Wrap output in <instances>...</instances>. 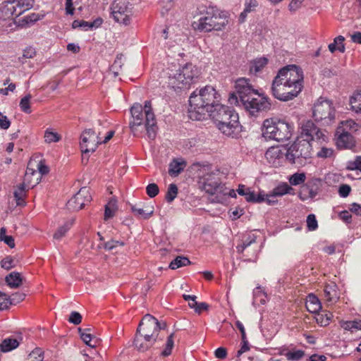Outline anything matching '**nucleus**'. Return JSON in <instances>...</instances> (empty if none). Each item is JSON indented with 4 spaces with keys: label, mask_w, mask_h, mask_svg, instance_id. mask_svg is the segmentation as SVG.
I'll return each mask as SVG.
<instances>
[{
    "label": "nucleus",
    "mask_w": 361,
    "mask_h": 361,
    "mask_svg": "<svg viewBox=\"0 0 361 361\" xmlns=\"http://www.w3.org/2000/svg\"><path fill=\"white\" fill-rule=\"evenodd\" d=\"M304 74L296 65H287L279 70L274 77L271 91L274 98L288 102L297 97L303 89Z\"/></svg>",
    "instance_id": "obj_1"
},
{
    "label": "nucleus",
    "mask_w": 361,
    "mask_h": 361,
    "mask_svg": "<svg viewBox=\"0 0 361 361\" xmlns=\"http://www.w3.org/2000/svg\"><path fill=\"white\" fill-rule=\"evenodd\" d=\"M220 94L212 86L207 85L196 89L189 98L190 118L195 121L204 119L206 115L209 116L220 104Z\"/></svg>",
    "instance_id": "obj_2"
},
{
    "label": "nucleus",
    "mask_w": 361,
    "mask_h": 361,
    "mask_svg": "<svg viewBox=\"0 0 361 361\" xmlns=\"http://www.w3.org/2000/svg\"><path fill=\"white\" fill-rule=\"evenodd\" d=\"M235 90L239 101L250 115L269 110L271 103L267 97H262L257 90L250 85L249 80L240 78L236 81Z\"/></svg>",
    "instance_id": "obj_3"
},
{
    "label": "nucleus",
    "mask_w": 361,
    "mask_h": 361,
    "mask_svg": "<svg viewBox=\"0 0 361 361\" xmlns=\"http://www.w3.org/2000/svg\"><path fill=\"white\" fill-rule=\"evenodd\" d=\"M209 116L224 135L232 138L238 137L242 131V126L239 122L238 114L232 107L220 104Z\"/></svg>",
    "instance_id": "obj_4"
},
{
    "label": "nucleus",
    "mask_w": 361,
    "mask_h": 361,
    "mask_svg": "<svg viewBox=\"0 0 361 361\" xmlns=\"http://www.w3.org/2000/svg\"><path fill=\"white\" fill-rule=\"evenodd\" d=\"M133 121L130 123V128L135 135L138 132V128L145 129L149 139L154 140L156 136L157 121L152 111L150 100L145 102L144 107L138 103L134 104L130 109Z\"/></svg>",
    "instance_id": "obj_5"
},
{
    "label": "nucleus",
    "mask_w": 361,
    "mask_h": 361,
    "mask_svg": "<svg viewBox=\"0 0 361 361\" xmlns=\"http://www.w3.org/2000/svg\"><path fill=\"white\" fill-rule=\"evenodd\" d=\"M168 74V83L173 89H188L199 78L200 71L191 63H188L179 70L171 71Z\"/></svg>",
    "instance_id": "obj_6"
},
{
    "label": "nucleus",
    "mask_w": 361,
    "mask_h": 361,
    "mask_svg": "<svg viewBox=\"0 0 361 361\" xmlns=\"http://www.w3.org/2000/svg\"><path fill=\"white\" fill-rule=\"evenodd\" d=\"M193 166L195 167H202V169H200L199 173V185L202 190L209 195H216V198L219 195L227 194L225 192L226 189L225 185L221 182L217 174L210 171L211 167L209 165H202L200 163H195Z\"/></svg>",
    "instance_id": "obj_7"
},
{
    "label": "nucleus",
    "mask_w": 361,
    "mask_h": 361,
    "mask_svg": "<svg viewBox=\"0 0 361 361\" xmlns=\"http://www.w3.org/2000/svg\"><path fill=\"white\" fill-rule=\"evenodd\" d=\"M293 130L292 125L285 121L269 118L263 123L262 135L267 140L281 142L289 140Z\"/></svg>",
    "instance_id": "obj_8"
},
{
    "label": "nucleus",
    "mask_w": 361,
    "mask_h": 361,
    "mask_svg": "<svg viewBox=\"0 0 361 361\" xmlns=\"http://www.w3.org/2000/svg\"><path fill=\"white\" fill-rule=\"evenodd\" d=\"M228 23L226 15L214 8L208 10L204 16L201 17L198 21L192 23L195 30L204 32L212 30H221Z\"/></svg>",
    "instance_id": "obj_9"
},
{
    "label": "nucleus",
    "mask_w": 361,
    "mask_h": 361,
    "mask_svg": "<svg viewBox=\"0 0 361 361\" xmlns=\"http://www.w3.org/2000/svg\"><path fill=\"white\" fill-rule=\"evenodd\" d=\"M312 145L307 140L297 139L286 150L285 156L291 164L304 166L312 158Z\"/></svg>",
    "instance_id": "obj_10"
},
{
    "label": "nucleus",
    "mask_w": 361,
    "mask_h": 361,
    "mask_svg": "<svg viewBox=\"0 0 361 361\" xmlns=\"http://www.w3.org/2000/svg\"><path fill=\"white\" fill-rule=\"evenodd\" d=\"M114 19L121 24L128 25L133 16V4L130 0H114L111 6Z\"/></svg>",
    "instance_id": "obj_11"
},
{
    "label": "nucleus",
    "mask_w": 361,
    "mask_h": 361,
    "mask_svg": "<svg viewBox=\"0 0 361 361\" xmlns=\"http://www.w3.org/2000/svg\"><path fill=\"white\" fill-rule=\"evenodd\" d=\"M166 327V323L165 322H159L154 317L147 314L144 316L140 322L137 331L142 333L147 337L150 336L157 339L159 331Z\"/></svg>",
    "instance_id": "obj_12"
},
{
    "label": "nucleus",
    "mask_w": 361,
    "mask_h": 361,
    "mask_svg": "<svg viewBox=\"0 0 361 361\" xmlns=\"http://www.w3.org/2000/svg\"><path fill=\"white\" fill-rule=\"evenodd\" d=\"M335 110L332 102L320 98L313 108V117L316 121H325L326 123L334 118Z\"/></svg>",
    "instance_id": "obj_13"
},
{
    "label": "nucleus",
    "mask_w": 361,
    "mask_h": 361,
    "mask_svg": "<svg viewBox=\"0 0 361 361\" xmlns=\"http://www.w3.org/2000/svg\"><path fill=\"white\" fill-rule=\"evenodd\" d=\"M100 132L97 133L92 129L84 130L80 137V147L82 153L94 152L99 145L102 144Z\"/></svg>",
    "instance_id": "obj_14"
},
{
    "label": "nucleus",
    "mask_w": 361,
    "mask_h": 361,
    "mask_svg": "<svg viewBox=\"0 0 361 361\" xmlns=\"http://www.w3.org/2000/svg\"><path fill=\"white\" fill-rule=\"evenodd\" d=\"M92 197L89 188L83 187L67 202V208L71 211H78L82 209L87 202H90Z\"/></svg>",
    "instance_id": "obj_15"
},
{
    "label": "nucleus",
    "mask_w": 361,
    "mask_h": 361,
    "mask_svg": "<svg viewBox=\"0 0 361 361\" xmlns=\"http://www.w3.org/2000/svg\"><path fill=\"white\" fill-rule=\"evenodd\" d=\"M301 130V139L307 140L309 142L311 140H321L324 136L321 130L312 121L305 122Z\"/></svg>",
    "instance_id": "obj_16"
},
{
    "label": "nucleus",
    "mask_w": 361,
    "mask_h": 361,
    "mask_svg": "<svg viewBox=\"0 0 361 361\" xmlns=\"http://www.w3.org/2000/svg\"><path fill=\"white\" fill-rule=\"evenodd\" d=\"M336 135V144L338 149H349L354 146V138L348 132L339 128Z\"/></svg>",
    "instance_id": "obj_17"
},
{
    "label": "nucleus",
    "mask_w": 361,
    "mask_h": 361,
    "mask_svg": "<svg viewBox=\"0 0 361 361\" xmlns=\"http://www.w3.org/2000/svg\"><path fill=\"white\" fill-rule=\"evenodd\" d=\"M157 339L152 337H147L145 334L137 331L134 338V345L140 352H145L151 348L156 342Z\"/></svg>",
    "instance_id": "obj_18"
},
{
    "label": "nucleus",
    "mask_w": 361,
    "mask_h": 361,
    "mask_svg": "<svg viewBox=\"0 0 361 361\" xmlns=\"http://www.w3.org/2000/svg\"><path fill=\"white\" fill-rule=\"evenodd\" d=\"M237 192L240 195L245 196L247 202L260 203L264 202V195L262 192L256 194L254 191H251L249 188H246L244 185H240L237 189Z\"/></svg>",
    "instance_id": "obj_19"
},
{
    "label": "nucleus",
    "mask_w": 361,
    "mask_h": 361,
    "mask_svg": "<svg viewBox=\"0 0 361 361\" xmlns=\"http://www.w3.org/2000/svg\"><path fill=\"white\" fill-rule=\"evenodd\" d=\"M14 2L8 0L0 4V19L3 20L17 18L16 8L14 7Z\"/></svg>",
    "instance_id": "obj_20"
},
{
    "label": "nucleus",
    "mask_w": 361,
    "mask_h": 361,
    "mask_svg": "<svg viewBox=\"0 0 361 361\" xmlns=\"http://www.w3.org/2000/svg\"><path fill=\"white\" fill-rule=\"evenodd\" d=\"M187 166V161L182 157L173 159L169 164V175L177 177Z\"/></svg>",
    "instance_id": "obj_21"
},
{
    "label": "nucleus",
    "mask_w": 361,
    "mask_h": 361,
    "mask_svg": "<svg viewBox=\"0 0 361 361\" xmlns=\"http://www.w3.org/2000/svg\"><path fill=\"white\" fill-rule=\"evenodd\" d=\"M324 291V296L327 302L334 303L339 299L338 286L335 283L331 282L326 284Z\"/></svg>",
    "instance_id": "obj_22"
},
{
    "label": "nucleus",
    "mask_w": 361,
    "mask_h": 361,
    "mask_svg": "<svg viewBox=\"0 0 361 361\" xmlns=\"http://www.w3.org/2000/svg\"><path fill=\"white\" fill-rule=\"evenodd\" d=\"M103 20L101 18H98L92 22H87L83 20H75L72 23V27L73 29L80 28L82 30L87 31L92 28H97L99 27Z\"/></svg>",
    "instance_id": "obj_23"
},
{
    "label": "nucleus",
    "mask_w": 361,
    "mask_h": 361,
    "mask_svg": "<svg viewBox=\"0 0 361 361\" xmlns=\"http://www.w3.org/2000/svg\"><path fill=\"white\" fill-rule=\"evenodd\" d=\"M305 306L307 311L312 314L318 313L322 309V304L319 298L312 293L307 295Z\"/></svg>",
    "instance_id": "obj_24"
},
{
    "label": "nucleus",
    "mask_w": 361,
    "mask_h": 361,
    "mask_svg": "<svg viewBox=\"0 0 361 361\" xmlns=\"http://www.w3.org/2000/svg\"><path fill=\"white\" fill-rule=\"evenodd\" d=\"M319 188L316 185L306 184L301 187L299 197L302 200L314 198L318 194Z\"/></svg>",
    "instance_id": "obj_25"
},
{
    "label": "nucleus",
    "mask_w": 361,
    "mask_h": 361,
    "mask_svg": "<svg viewBox=\"0 0 361 361\" xmlns=\"http://www.w3.org/2000/svg\"><path fill=\"white\" fill-rule=\"evenodd\" d=\"M14 2V7L16 8V13L18 17L26 11L32 8L34 0H12Z\"/></svg>",
    "instance_id": "obj_26"
},
{
    "label": "nucleus",
    "mask_w": 361,
    "mask_h": 361,
    "mask_svg": "<svg viewBox=\"0 0 361 361\" xmlns=\"http://www.w3.org/2000/svg\"><path fill=\"white\" fill-rule=\"evenodd\" d=\"M283 154L279 147H272L266 152L265 157L269 163L274 164L277 160L283 158Z\"/></svg>",
    "instance_id": "obj_27"
},
{
    "label": "nucleus",
    "mask_w": 361,
    "mask_h": 361,
    "mask_svg": "<svg viewBox=\"0 0 361 361\" xmlns=\"http://www.w3.org/2000/svg\"><path fill=\"white\" fill-rule=\"evenodd\" d=\"M13 195L17 205L24 206L25 204V198L26 197L25 182L20 184L13 192Z\"/></svg>",
    "instance_id": "obj_28"
},
{
    "label": "nucleus",
    "mask_w": 361,
    "mask_h": 361,
    "mask_svg": "<svg viewBox=\"0 0 361 361\" xmlns=\"http://www.w3.org/2000/svg\"><path fill=\"white\" fill-rule=\"evenodd\" d=\"M8 286L13 288H18L23 282V279L19 272H11L5 279Z\"/></svg>",
    "instance_id": "obj_29"
},
{
    "label": "nucleus",
    "mask_w": 361,
    "mask_h": 361,
    "mask_svg": "<svg viewBox=\"0 0 361 361\" xmlns=\"http://www.w3.org/2000/svg\"><path fill=\"white\" fill-rule=\"evenodd\" d=\"M345 40L344 37L339 35L334 39V42L329 44L328 48L331 53L335 52L336 50L341 53H344L345 48L343 42Z\"/></svg>",
    "instance_id": "obj_30"
},
{
    "label": "nucleus",
    "mask_w": 361,
    "mask_h": 361,
    "mask_svg": "<svg viewBox=\"0 0 361 361\" xmlns=\"http://www.w3.org/2000/svg\"><path fill=\"white\" fill-rule=\"evenodd\" d=\"M19 345V341L16 338H7L3 340L0 344L1 350L4 353L16 349Z\"/></svg>",
    "instance_id": "obj_31"
},
{
    "label": "nucleus",
    "mask_w": 361,
    "mask_h": 361,
    "mask_svg": "<svg viewBox=\"0 0 361 361\" xmlns=\"http://www.w3.org/2000/svg\"><path fill=\"white\" fill-rule=\"evenodd\" d=\"M350 104L353 111L357 114H361V91L350 97Z\"/></svg>",
    "instance_id": "obj_32"
},
{
    "label": "nucleus",
    "mask_w": 361,
    "mask_h": 361,
    "mask_svg": "<svg viewBox=\"0 0 361 361\" xmlns=\"http://www.w3.org/2000/svg\"><path fill=\"white\" fill-rule=\"evenodd\" d=\"M190 263L191 262L188 257L178 256L170 263L169 268L171 269H176L179 267L190 264Z\"/></svg>",
    "instance_id": "obj_33"
},
{
    "label": "nucleus",
    "mask_w": 361,
    "mask_h": 361,
    "mask_svg": "<svg viewBox=\"0 0 361 361\" xmlns=\"http://www.w3.org/2000/svg\"><path fill=\"white\" fill-rule=\"evenodd\" d=\"M131 210L135 216L144 219H149L153 214V210H145L142 208L137 207L136 205L132 206Z\"/></svg>",
    "instance_id": "obj_34"
},
{
    "label": "nucleus",
    "mask_w": 361,
    "mask_h": 361,
    "mask_svg": "<svg viewBox=\"0 0 361 361\" xmlns=\"http://www.w3.org/2000/svg\"><path fill=\"white\" fill-rule=\"evenodd\" d=\"M116 209V200L111 199L105 206L104 220H108L114 216Z\"/></svg>",
    "instance_id": "obj_35"
},
{
    "label": "nucleus",
    "mask_w": 361,
    "mask_h": 361,
    "mask_svg": "<svg viewBox=\"0 0 361 361\" xmlns=\"http://www.w3.org/2000/svg\"><path fill=\"white\" fill-rule=\"evenodd\" d=\"M268 63V59L266 57H261L256 59L252 63L250 66V71L255 73L259 72Z\"/></svg>",
    "instance_id": "obj_36"
},
{
    "label": "nucleus",
    "mask_w": 361,
    "mask_h": 361,
    "mask_svg": "<svg viewBox=\"0 0 361 361\" xmlns=\"http://www.w3.org/2000/svg\"><path fill=\"white\" fill-rule=\"evenodd\" d=\"M256 243V238L254 235H249L245 240H244L242 244L238 245L236 247V250L238 253L243 254L245 250L252 244Z\"/></svg>",
    "instance_id": "obj_37"
},
{
    "label": "nucleus",
    "mask_w": 361,
    "mask_h": 361,
    "mask_svg": "<svg viewBox=\"0 0 361 361\" xmlns=\"http://www.w3.org/2000/svg\"><path fill=\"white\" fill-rule=\"evenodd\" d=\"M341 326L347 331H353V330H361V320L343 322Z\"/></svg>",
    "instance_id": "obj_38"
},
{
    "label": "nucleus",
    "mask_w": 361,
    "mask_h": 361,
    "mask_svg": "<svg viewBox=\"0 0 361 361\" xmlns=\"http://www.w3.org/2000/svg\"><path fill=\"white\" fill-rule=\"evenodd\" d=\"M30 164H28V166L27 168L25 176H24V182L27 183L28 185L31 184L32 178L33 176H37L35 184L38 183V180L40 178V176L38 174L37 171L31 169L30 167Z\"/></svg>",
    "instance_id": "obj_39"
},
{
    "label": "nucleus",
    "mask_w": 361,
    "mask_h": 361,
    "mask_svg": "<svg viewBox=\"0 0 361 361\" xmlns=\"http://www.w3.org/2000/svg\"><path fill=\"white\" fill-rule=\"evenodd\" d=\"M6 229L4 227H2L0 229V240L4 241L9 247L13 248L15 247V241L14 238L11 235H6Z\"/></svg>",
    "instance_id": "obj_40"
},
{
    "label": "nucleus",
    "mask_w": 361,
    "mask_h": 361,
    "mask_svg": "<svg viewBox=\"0 0 361 361\" xmlns=\"http://www.w3.org/2000/svg\"><path fill=\"white\" fill-rule=\"evenodd\" d=\"M178 187L176 184L171 183L169 185L165 199L168 202H173L178 195Z\"/></svg>",
    "instance_id": "obj_41"
},
{
    "label": "nucleus",
    "mask_w": 361,
    "mask_h": 361,
    "mask_svg": "<svg viewBox=\"0 0 361 361\" xmlns=\"http://www.w3.org/2000/svg\"><path fill=\"white\" fill-rule=\"evenodd\" d=\"M61 139L59 134L52 132L50 129H47L44 132V140L47 143L56 142Z\"/></svg>",
    "instance_id": "obj_42"
},
{
    "label": "nucleus",
    "mask_w": 361,
    "mask_h": 361,
    "mask_svg": "<svg viewBox=\"0 0 361 361\" xmlns=\"http://www.w3.org/2000/svg\"><path fill=\"white\" fill-rule=\"evenodd\" d=\"M44 351L40 348H35L28 355V361H43Z\"/></svg>",
    "instance_id": "obj_43"
},
{
    "label": "nucleus",
    "mask_w": 361,
    "mask_h": 361,
    "mask_svg": "<svg viewBox=\"0 0 361 361\" xmlns=\"http://www.w3.org/2000/svg\"><path fill=\"white\" fill-rule=\"evenodd\" d=\"M32 98L31 94H28L23 97L20 102V108L22 111L26 114H30L31 113V109L30 105V102Z\"/></svg>",
    "instance_id": "obj_44"
},
{
    "label": "nucleus",
    "mask_w": 361,
    "mask_h": 361,
    "mask_svg": "<svg viewBox=\"0 0 361 361\" xmlns=\"http://www.w3.org/2000/svg\"><path fill=\"white\" fill-rule=\"evenodd\" d=\"M290 190H293V188L289 185L287 183H283L276 187L273 190V192H274L275 195L280 197L290 193Z\"/></svg>",
    "instance_id": "obj_45"
},
{
    "label": "nucleus",
    "mask_w": 361,
    "mask_h": 361,
    "mask_svg": "<svg viewBox=\"0 0 361 361\" xmlns=\"http://www.w3.org/2000/svg\"><path fill=\"white\" fill-rule=\"evenodd\" d=\"M173 336L174 334L172 333L167 338L165 348L161 352V355L164 357H167L171 353L172 349L173 348Z\"/></svg>",
    "instance_id": "obj_46"
},
{
    "label": "nucleus",
    "mask_w": 361,
    "mask_h": 361,
    "mask_svg": "<svg viewBox=\"0 0 361 361\" xmlns=\"http://www.w3.org/2000/svg\"><path fill=\"white\" fill-rule=\"evenodd\" d=\"M72 224L71 223H66L62 226L59 227L58 230L54 234V238L56 240H60L67 231L70 229Z\"/></svg>",
    "instance_id": "obj_47"
},
{
    "label": "nucleus",
    "mask_w": 361,
    "mask_h": 361,
    "mask_svg": "<svg viewBox=\"0 0 361 361\" xmlns=\"http://www.w3.org/2000/svg\"><path fill=\"white\" fill-rule=\"evenodd\" d=\"M306 176L305 174L302 173H294L289 179V181L293 185H298L303 183L305 181Z\"/></svg>",
    "instance_id": "obj_48"
},
{
    "label": "nucleus",
    "mask_w": 361,
    "mask_h": 361,
    "mask_svg": "<svg viewBox=\"0 0 361 361\" xmlns=\"http://www.w3.org/2000/svg\"><path fill=\"white\" fill-rule=\"evenodd\" d=\"M305 355V352L302 350H297L293 352H288L286 357L288 360L298 361L302 359Z\"/></svg>",
    "instance_id": "obj_49"
},
{
    "label": "nucleus",
    "mask_w": 361,
    "mask_h": 361,
    "mask_svg": "<svg viewBox=\"0 0 361 361\" xmlns=\"http://www.w3.org/2000/svg\"><path fill=\"white\" fill-rule=\"evenodd\" d=\"M332 314L326 313L324 314H318L317 317V323L320 324L322 326H326L329 324V322L331 319Z\"/></svg>",
    "instance_id": "obj_50"
},
{
    "label": "nucleus",
    "mask_w": 361,
    "mask_h": 361,
    "mask_svg": "<svg viewBox=\"0 0 361 361\" xmlns=\"http://www.w3.org/2000/svg\"><path fill=\"white\" fill-rule=\"evenodd\" d=\"M307 226L310 231H314L317 228L318 224L314 214H310L307 216Z\"/></svg>",
    "instance_id": "obj_51"
},
{
    "label": "nucleus",
    "mask_w": 361,
    "mask_h": 361,
    "mask_svg": "<svg viewBox=\"0 0 361 361\" xmlns=\"http://www.w3.org/2000/svg\"><path fill=\"white\" fill-rule=\"evenodd\" d=\"M159 187L155 183H150L146 188V192L151 198L156 197L159 194Z\"/></svg>",
    "instance_id": "obj_52"
},
{
    "label": "nucleus",
    "mask_w": 361,
    "mask_h": 361,
    "mask_svg": "<svg viewBox=\"0 0 361 361\" xmlns=\"http://www.w3.org/2000/svg\"><path fill=\"white\" fill-rule=\"evenodd\" d=\"M35 55L36 51L35 48L32 47H27L23 50V56L19 58V61L23 63V59H32Z\"/></svg>",
    "instance_id": "obj_53"
},
{
    "label": "nucleus",
    "mask_w": 361,
    "mask_h": 361,
    "mask_svg": "<svg viewBox=\"0 0 361 361\" xmlns=\"http://www.w3.org/2000/svg\"><path fill=\"white\" fill-rule=\"evenodd\" d=\"M11 304L10 298L6 294L0 291V310L7 309Z\"/></svg>",
    "instance_id": "obj_54"
},
{
    "label": "nucleus",
    "mask_w": 361,
    "mask_h": 361,
    "mask_svg": "<svg viewBox=\"0 0 361 361\" xmlns=\"http://www.w3.org/2000/svg\"><path fill=\"white\" fill-rule=\"evenodd\" d=\"M14 23L16 25L17 27L20 28L27 27L32 25V23H30L29 18L27 16H23L18 19L15 18Z\"/></svg>",
    "instance_id": "obj_55"
},
{
    "label": "nucleus",
    "mask_w": 361,
    "mask_h": 361,
    "mask_svg": "<svg viewBox=\"0 0 361 361\" xmlns=\"http://www.w3.org/2000/svg\"><path fill=\"white\" fill-rule=\"evenodd\" d=\"M125 243L123 241L111 240L108 242H106L104 245V247L106 250H112L114 248L118 246H123Z\"/></svg>",
    "instance_id": "obj_56"
},
{
    "label": "nucleus",
    "mask_w": 361,
    "mask_h": 361,
    "mask_svg": "<svg viewBox=\"0 0 361 361\" xmlns=\"http://www.w3.org/2000/svg\"><path fill=\"white\" fill-rule=\"evenodd\" d=\"M1 266L4 269L9 270L15 266L14 260L11 257L8 256L1 260Z\"/></svg>",
    "instance_id": "obj_57"
},
{
    "label": "nucleus",
    "mask_w": 361,
    "mask_h": 361,
    "mask_svg": "<svg viewBox=\"0 0 361 361\" xmlns=\"http://www.w3.org/2000/svg\"><path fill=\"white\" fill-rule=\"evenodd\" d=\"M258 6V2L257 0H245V12L250 13L254 11Z\"/></svg>",
    "instance_id": "obj_58"
},
{
    "label": "nucleus",
    "mask_w": 361,
    "mask_h": 361,
    "mask_svg": "<svg viewBox=\"0 0 361 361\" xmlns=\"http://www.w3.org/2000/svg\"><path fill=\"white\" fill-rule=\"evenodd\" d=\"M81 339L85 342L86 345L91 348H94L96 344H92V340L94 338L90 333L83 332L80 334Z\"/></svg>",
    "instance_id": "obj_59"
},
{
    "label": "nucleus",
    "mask_w": 361,
    "mask_h": 361,
    "mask_svg": "<svg viewBox=\"0 0 361 361\" xmlns=\"http://www.w3.org/2000/svg\"><path fill=\"white\" fill-rule=\"evenodd\" d=\"M334 150L331 148L322 147L320 151L317 152V157L319 158H328L333 156Z\"/></svg>",
    "instance_id": "obj_60"
},
{
    "label": "nucleus",
    "mask_w": 361,
    "mask_h": 361,
    "mask_svg": "<svg viewBox=\"0 0 361 361\" xmlns=\"http://www.w3.org/2000/svg\"><path fill=\"white\" fill-rule=\"evenodd\" d=\"M68 321L73 324L78 325L82 322V316L79 312L73 311L71 313Z\"/></svg>",
    "instance_id": "obj_61"
},
{
    "label": "nucleus",
    "mask_w": 361,
    "mask_h": 361,
    "mask_svg": "<svg viewBox=\"0 0 361 361\" xmlns=\"http://www.w3.org/2000/svg\"><path fill=\"white\" fill-rule=\"evenodd\" d=\"M351 191V188L349 185L343 184L339 187L338 193L342 197H346L349 195Z\"/></svg>",
    "instance_id": "obj_62"
},
{
    "label": "nucleus",
    "mask_w": 361,
    "mask_h": 361,
    "mask_svg": "<svg viewBox=\"0 0 361 361\" xmlns=\"http://www.w3.org/2000/svg\"><path fill=\"white\" fill-rule=\"evenodd\" d=\"M11 122L6 117L0 112V128L1 129H8L10 127Z\"/></svg>",
    "instance_id": "obj_63"
},
{
    "label": "nucleus",
    "mask_w": 361,
    "mask_h": 361,
    "mask_svg": "<svg viewBox=\"0 0 361 361\" xmlns=\"http://www.w3.org/2000/svg\"><path fill=\"white\" fill-rule=\"evenodd\" d=\"M264 202H266L269 205L274 204L276 202H277L276 197L277 195H275L274 192L272 191L271 194H267L264 195Z\"/></svg>",
    "instance_id": "obj_64"
}]
</instances>
